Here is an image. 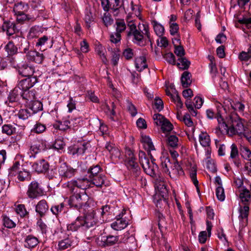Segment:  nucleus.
<instances>
[{"label": "nucleus", "mask_w": 251, "mask_h": 251, "mask_svg": "<svg viewBox=\"0 0 251 251\" xmlns=\"http://www.w3.org/2000/svg\"><path fill=\"white\" fill-rule=\"evenodd\" d=\"M153 119L155 124L157 126H161L165 120L166 118L160 114H155L153 116Z\"/></svg>", "instance_id": "69168bd1"}, {"label": "nucleus", "mask_w": 251, "mask_h": 251, "mask_svg": "<svg viewBox=\"0 0 251 251\" xmlns=\"http://www.w3.org/2000/svg\"><path fill=\"white\" fill-rule=\"evenodd\" d=\"M4 49L7 53L9 60L10 58L14 57L13 55L18 52V48L12 41H9L5 46Z\"/></svg>", "instance_id": "2f4dec72"}, {"label": "nucleus", "mask_w": 251, "mask_h": 251, "mask_svg": "<svg viewBox=\"0 0 251 251\" xmlns=\"http://www.w3.org/2000/svg\"><path fill=\"white\" fill-rule=\"evenodd\" d=\"M58 172L62 178L66 179L73 177L75 175L76 170L67 166L66 163H64L60 166Z\"/></svg>", "instance_id": "dca6fc26"}, {"label": "nucleus", "mask_w": 251, "mask_h": 251, "mask_svg": "<svg viewBox=\"0 0 251 251\" xmlns=\"http://www.w3.org/2000/svg\"><path fill=\"white\" fill-rule=\"evenodd\" d=\"M163 180V178L159 177V178H157L155 180V185H156V187L157 188V189H159L160 188L161 189H162V191L161 192L163 193H165L166 192H167V191L166 188V186L164 184Z\"/></svg>", "instance_id": "0e129e2a"}, {"label": "nucleus", "mask_w": 251, "mask_h": 251, "mask_svg": "<svg viewBox=\"0 0 251 251\" xmlns=\"http://www.w3.org/2000/svg\"><path fill=\"white\" fill-rule=\"evenodd\" d=\"M184 175V172L177 160H174L171 166L169 175L172 178L176 179L179 176Z\"/></svg>", "instance_id": "f3484780"}, {"label": "nucleus", "mask_w": 251, "mask_h": 251, "mask_svg": "<svg viewBox=\"0 0 251 251\" xmlns=\"http://www.w3.org/2000/svg\"><path fill=\"white\" fill-rule=\"evenodd\" d=\"M1 29L7 36H12L19 32V29L16 22L11 20H3Z\"/></svg>", "instance_id": "9b49d317"}, {"label": "nucleus", "mask_w": 251, "mask_h": 251, "mask_svg": "<svg viewBox=\"0 0 251 251\" xmlns=\"http://www.w3.org/2000/svg\"><path fill=\"white\" fill-rule=\"evenodd\" d=\"M125 165L129 171L130 177L132 179L138 181L145 180V179L141 176V169L136 161L134 155L131 150H128L126 152Z\"/></svg>", "instance_id": "7ed1b4c3"}, {"label": "nucleus", "mask_w": 251, "mask_h": 251, "mask_svg": "<svg viewBox=\"0 0 251 251\" xmlns=\"http://www.w3.org/2000/svg\"><path fill=\"white\" fill-rule=\"evenodd\" d=\"M167 142L168 146L172 148H176L178 146V139L175 135H170L168 136Z\"/></svg>", "instance_id": "c03bdc74"}, {"label": "nucleus", "mask_w": 251, "mask_h": 251, "mask_svg": "<svg viewBox=\"0 0 251 251\" xmlns=\"http://www.w3.org/2000/svg\"><path fill=\"white\" fill-rule=\"evenodd\" d=\"M80 227L85 229L83 223V217H77L75 221L67 226V229L72 231H77Z\"/></svg>", "instance_id": "393cba45"}, {"label": "nucleus", "mask_w": 251, "mask_h": 251, "mask_svg": "<svg viewBox=\"0 0 251 251\" xmlns=\"http://www.w3.org/2000/svg\"><path fill=\"white\" fill-rule=\"evenodd\" d=\"M191 76V73L188 71L183 73L181 77V82L183 88H187L191 85L192 83Z\"/></svg>", "instance_id": "c9c22d12"}, {"label": "nucleus", "mask_w": 251, "mask_h": 251, "mask_svg": "<svg viewBox=\"0 0 251 251\" xmlns=\"http://www.w3.org/2000/svg\"><path fill=\"white\" fill-rule=\"evenodd\" d=\"M36 91L34 89L31 90L21 91V96L26 103H29L35 99Z\"/></svg>", "instance_id": "a878e982"}, {"label": "nucleus", "mask_w": 251, "mask_h": 251, "mask_svg": "<svg viewBox=\"0 0 251 251\" xmlns=\"http://www.w3.org/2000/svg\"><path fill=\"white\" fill-rule=\"evenodd\" d=\"M105 148L111 154V157H118L120 155V152L118 149H117L114 144L110 142H106L105 145Z\"/></svg>", "instance_id": "f704fd0d"}, {"label": "nucleus", "mask_w": 251, "mask_h": 251, "mask_svg": "<svg viewBox=\"0 0 251 251\" xmlns=\"http://www.w3.org/2000/svg\"><path fill=\"white\" fill-rule=\"evenodd\" d=\"M2 133L7 135L14 134L16 131V128L11 124H5L2 126Z\"/></svg>", "instance_id": "79ce46f5"}, {"label": "nucleus", "mask_w": 251, "mask_h": 251, "mask_svg": "<svg viewBox=\"0 0 251 251\" xmlns=\"http://www.w3.org/2000/svg\"><path fill=\"white\" fill-rule=\"evenodd\" d=\"M76 244V241H75V238L67 235L58 241L57 249L62 251L69 248L74 247Z\"/></svg>", "instance_id": "f8f14e48"}, {"label": "nucleus", "mask_w": 251, "mask_h": 251, "mask_svg": "<svg viewBox=\"0 0 251 251\" xmlns=\"http://www.w3.org/2000/svg\"><path fill=\"white\" fill-rule=\"evenodd\" d=\"M77 150V155L83 154L86 150L90 146V144L87 142H83L76 145Z\"/></svg>", "instance_id": "4d7b16f0"}, {"label": "nucleus", "mask_w": 251, "mask_h": 251, "mask_svg": "<svg viewBox=\"0 0 251 251\" xmlns=\"http://www.w3.org/2000/svg\"><path fill=\"white\" fill-rule=\"evenodd\" d=\"M49 210L47 202L45 200L40 201L36 205L35 211L40 217H44Z\"/></svg>", "instance_id": "4be33fe9"}, {"label": "nucleus", "mask_w": 251, "mask_h": 251, "mask_svg": "<svg viewBox=\"0 0 251 251\" xmlns=\"http://www.w3.org/2000/svg\"><path fill=\"white\" fill-rule=\"evenodd\" d=\"M105 48L101 45H98L96 48V51L100 57L102 62L106 63L107 61L106 56L105 55Z\"/></svg>", "instance_id": "5fc2aeb1"}, {"label": "nucleus", "mask_w": 251, "mask_h": 251, "mask_svg": "<svg viewBox=\"0 0 251 251\" xmlns=\"http://www.w3.org/2000/svg\"><path fill=\"white\" fill-rule=\"evenodd\" d=\"M31 113L27 109H20L17 115L18 117L22 120L27 119L31 115Z\"/></svg>", "instance_id": "3c124183"}, {"label": "nucleus", "mask_w": 251, "mask_h": 251, "mask_svg": "<svg viewBox=\"0 0 251 251\" xmlns=\"http://www.w3.org/2000/svg\"><path fill=\"white\" fill-rule=\"evenodd\" d=\"M17 17L16 23H23L25 21H34L35 18L33 16H31L29 15L25 14V13L24 14H16Z\"/></svg>", "instance_id": "a19ab883"}, {"label": "nucleus", "mask_w": 251, "mask_h": 251, "mask_svg": "<svg viewBox=\"0 0 251 251\" xmlns=\"http://www.w3.org/2000/svg\"><path fill=\"white\" fill-rule=\"evenodd\" d=\"M199 141L201 145L203 147H209L210 146V136L206 133L201 132L199 135Z\"/></svg>", "instance_id": "4c0bfd02"}, {"label": "nucleus", "mask_w": 251, "mask_h": 251, "mask_svg": "<svg viewBox=\"0 0 251 251\" xmlns=\"http://www.w3.org/2000/svg\"><path fill=\"white\" fill-rule=\"evenodd\" d=\"M64 208V204L62 202L57 205H54L52 206L50 208V210L53 214L55 216H57L62 211H63Z\"/></svg>", "instance_id": "6e6d98bb"}, {"label": "nucleus", "mask_w": 251, "mask_h": 251, "mask_svg": "<svg viewBox=\"0 0 251 251\" xmlns=\"http://www.w3.org/2000/svg\"><path fill=\"white\" fill-rule=\"evenodd\" d=\"M240 198L241 201L244 204H248V202L251 198V195L249 190L247 189H244L240 194Z\"/></svg>", "instance_id": "a18cd8bd"}, {"label": "nucleus", "mask_w": 251, "mask_h": 251, "mask_svg": "<svg viewBox=\"0 0 251 251\" xmlns=\"http://www.w3.org/2000/svg\"><path fill=\"white\" fill-rule=\"evenodd\" d=\"M135 64L137 70L139 72H141L148 67L146 57L143 56L136 58Z\"/></svg>", "instance_id": "473e14b6"}, {"label": "nucleus", "mask_w": 251, "mask_h": 251, "mask_svg": "<svg viewBox=\"0 0 251 251\" xmlns=\"http://www.w3.org/2000/svg\"><path fill=\"white\" fill-rule=\"evenodd\" d=\"M240 150L241 155L244 159L251 160V151L247 147L241 146Z\"/></svg>", "instance_id": "49530a36"}, {"label": "nucleus", "mask_w": 251, "mask_h": 251, "mask_svg": "<svg viewBox=\"0 0 251 251\" xmlns=\"http://www.w3.org/2000/svg\"><path fill=\"white\" fill-rule=\"evenodd\" d=\"M16 212L21 217H25L28 215V212L27 211L24 204H18L16 207Z\"/></svg>", "instance_id": "864d4df0"}, {"label": "nucleus", "mask_w": 251, "mask_h": 251, "mask_svg": "<svg viewBox=\"0 0 251 251\" xmlns=\"http://www.w3.org/2000/svg\"><path fill=\"white\" fill-rule=\"evenodd\" d=\"M2 222L3 226L8 228L15 227L16 226V223L6 215L2 216Z\"/></svg>", "instance_id": "603ef678"}, {"label": "nucleus", "mask_w": 251, "mask_h": 251, "mask_svg": "<svg viewBox=\"0 0 251 251\" xmlns=\"http://www.w3.org/2000/svg\"><path fill=\"white\" fill-rule=\"evenodd\" d=\"M26 195L29 198L34 199L43 196L44 191L40 183L34 180L28 185Z\"/></svg>", "instance_id": "6e6552de"}, {"label": "nucleus", "mask_w": 251, "mask_h": 251, "mask_svg": "<svg viewBox=\"0 0 251 251\" xmlns=\"http://www.w3.org/2000/svg\"><path fill=\"white\" fill-rule=\"evenodd\" d=\"M98 220L96 217V213L94 210L87 213L83 218V223L85 229L93 227L96 226Z\"/></svg>", "instance_id": "ddd939ff"}, {"label": "nucleus", "mask_w": 251, "mask_h": 251, "mask_svg": "<svg viewBox=\"0 0 251 251\" xmlns=\"http://www.w3.org/2000/svg\"><path fill=\"white\" fill-rule=\"evenodd\" d=\"M21 96V91L16 87L9 94L5 104L9 107H14L17 104Z\"/></svg>", "instance_id": "2eb2a0df"}, {"label": "nucleus", "mask_w": 251, "mask_h": 251, "mask_svg": "<svg viewBox=\"0 0 251 251\" xmlns=\"http://www.w3.org/2000/svg\"><path fill=\"white\" fill-rule=\"evenodd\" d=\"M19 49L21 50L22 53H25V55H27L28 53L32 50V47L29 43L26 40L21 41V44L19 47Z\"/></svg>", "instance_id": "58836bf2"}, {"label": "nucleus", "mask_w": 251, "mask_h": 251, "mask_svg": "<svg viewBox=\"0 0 251 251\" xmlns=\"http://www.w3.org/2000/svg\"><path fill=\"white\" fill-rule=\"evenodd\" d=\"M64 187L68 188L70 191L86 192V189L90 187V180L85 177L78 178L64 183Z\"/></svg>", "instance_id": "0eeeda50"}, {"label": "nucleus", "mask_w": 251, "mask_h": 251, "mask_svg": "<svg viewBox=\"0 0 251 251\" xmlns=\"http://www.w3.org/2000/svg\"><path fill=\"white\" fill-rule=\"evenodd\" d=\"M31 177L30 173L25 170L19 171L18 175V179L21 181H29Z\"/></svg>", "instance_id": "09e8293b"}, {"label": "nucleus", "mask_w": 251, "mask_h": 251, "mask_svg": "<svg viewBox=\"0 0 251 251\" xmlns=\"http://www.w3.org/2000/svg\"><path fill=\"white\" fill-rule=\"evenodd\" d=\"M161 168L163 172L169 175L170 173V168H171V166L173 164V161L171 162L170 158L167 156H163L161 158Z\"/></svg>", "instance_id": "7c9ffc66"}, {"label": "nucleus", "mask_w": 251, "mask_h": 251, "mask_svg": "<svg viewBox=\"0 0 251 251\" xmlns=\"http://www.w3.org/2000/svg\"><path fill=\"white\" fill-rule=\"evenodd\" d=\"M141 142L143 144L144 148L148 151V155L150 158H152V154L151 151L155 150L151 139L147 136H142Z\"/></svg>", "instance_id": "5701e85b"}, {"label": "nucleus", "mask_w": 251, "mask_h": 251, "mask_svg": "<svg viewBox=\"0 0 251 251\" xmlns=\"http://www.w3.org/2000/svg\"><path fill=\"white\" fill-rule=\"evenodd\" d=\"M119 218L116 219V220L111 224V227L116 230H120L126 228L128 223L126 221L120 217V215L118 216Z\"/></svg>", "instance_id": "bb28decb"}, {"label": "nucleus", "mask_w": 251, "mask_h": 251, "mask_svg": "<svg viewBox=\"0 0 251 251\" xmlns=\"http://www.w3.org/2000/svg\"><path fill=\"white\" fill-rule=\"evenodd\" d=\"M152 24L156 34L158 36H162L164 32V28L163 25L156 21H153Z\"/></svg>", "instance_id": "8fccbe9b"}, {"label": "nucleus", "mask_w": 251, "mask_h": 251, "mask_svg": "<svg viewBox=\"0 0 251 251\" xmlns=\"http://www.w3.org/2000/svg\"><path fill=\"white\" fill-rule=\"evenodd\" d=\"M129 233L126 232L124 234V237L122 240L120 239L119 236H113L111 235L103 237V239L102 240V246L104 247L112 246L116 244H119L121 243H125L126 240L130 238L128 236Z\"/></svg>", "instance_id": "9d476101"}, {"label": "nucleus", "mask_w": 251, "mask_h": 251, "mask_svg": "<svg viewBox=\"0 0 251 251\" xmlns=\"http://www.w3.org/2000/svg\"><path fill=\"white\" fill-rule=\"evenodd\" d=\"M101 169L98 165L90 167L88 170V174H89V178L101 174L100 173Z\"/></svg>", "instance_id": "de8ad7c7"}, {"label": "nucleus", "mask_w": 251, "mask_h": 251, "mask_svg": "<svg viewBox=\"0 0 251 251\" xmlns=\"http://www.w3.org/2000/svg\"><path fill=\"white\" fill-rule=\"evenodd\" d=\"M231 107L233 110H237L240 112H243L244 111L245 105L239 101H236L233 102V104L231 103Z\"/></svg>", "instance_id": "774afa93"}, {"label": "nucleus", "mask_w": 251, "mask_h": 251, "mask_svg": "<svg viewBox=\"0 0 251 251\" xmlns=\"http://www.w3.org/2000/svg\"><path fill=\"white\" fill-rule=\"evenodd\" d=\"M127 26L129 29V31L126 32V37L127 38L132 36L135 42L141 46L144 45L143 43V40L144 39L146 40L144 37L143 34H144L148 41L151 42L148 25H142L143 27L142 31L141 30L140 26H138V29H137L136 25L132 21L129 22Z\"/></svg>", "instance_id": "f03ea898"}, {"label": "nucleus", "mask_w": 251, "mask_h": 251, "mask_svg": "<svg viewBox=\"0 0 251 251\" xmlns=\"http://www.w3.org/2000/svg\"><path fill=\"white\" fill-rule=\"evenodd\" d=\"M138 155L140 163L144 172L152 177H156V171L158 169V166L155 163V159L153 156H152V158H151L150 161L146 153L142 151H139Z\"/></svg>", "instance_id": "423d86ee"}, {"label": "nucleus", "mask_w": 251, "mask_h": 251, "mask_svg": "<svg viewBox=\"0 0 251 251\" xmlns=\"http://www.w3.org/2000/svg\"><path fill=\"white\" fill-rule=\"evenodd\" d=\"M116 32L111 34L110 40L111 42L116 44L121 40V33L125 31L126 29V25L123 19H117L115 22Z\"/></svg>", "instance_id": "1a4fd4ad"}, {"label": "nucleus", "mask_w": 251, "mask_h": 251, "mask_svg": "<svg viewBox=\"0 0 251 251\" xmlns=\"http://www.w3.org/2000/svg\"><path fill=\"white\" fill-rule=\"evenodd\" d=\"M27 60L30 62H34L36 63L41 64L44 59L45 56L42 52H40L35 50H32L25 55Z\"/></svg>", "instance_id": "a211bd4d"}, {"label": "nucleus", "mask_w": 251, "mask_h": 251, "mask_svg": "<svg viewBox=\"0 0 251 251\" xmlns=\"http://www.w3.org/2000/svg\"><path fill=\"white\" fill-rule=\"evenodd\" d=\"M28 108L32 111L31 114H35L43 110V104L41 101L34 100L28 103Z\"/></svg>", "instance_id": "72a5a7b5"}, {"label": "nucleus", "mask_w": 251, "mask_h": 251, "mask_svg": "<svg viewBox=\"0 0 251 251\" xmlns=\"http://www.w3.org/2000/svg\"><path fill=\"white\" fill-rule=\"evenodd\" d=\"M190 64V61L183 56L178 59V62L176 64L179 69L186 70L189 67Z\"/></svg>", "instance_id": "ea45409f"}, {"label": "nucleus", "mask_w": 251, "mask_h": 251, "mask_svg": "<svg viewBox=\"0 0 251 251\" xmlns=\"http://www.w3.org/2000/svg\"><path fill=\"white\" fill-rule=\"evenodd\" d=\"M230 148L231 151L229 159L232 160L235 165L238 167L240 164V162L239 160V151L238 148L235 144H232Z\"/></svg>", "instance_id": "cd10ccee"}, {"label": "nucleus", "mask_w": 251, "mask_h": 251, "mask_svg": "<svg viewBox=\"0 0 251 251\" xmlns=\"http://www.w3.org/2000/svg\"><path fill=\"white\" fill-rule=\"evenodd\" d=\"M38 82L37 76L26 77L20 81L16 86L20 91L29 90Z\"/></svg>", "instance_id": "4468645a"}, {"label": "nucleus", "mask_w": 251, "mask_h": 251, "mask_svg": "<svg viewBox=\"0 0 251 251\" xmlns=\"http://www.w3.org/2000/svg\"><path fill=\"white\" fill-rule=\"evenodd\" d=\"M123 0H110V8L114 15H117L119 10L123 6Z\"/></svg>", "instance_id": "e433bc0d"}, {"label": "nucleus", "mask_w": 251, "mask_h": 251, "mask_svg": "<svg viewBox=\"0 0 251 251\" xmlns=\"http://www.w3.org/2000/svg\"><path fill=\"white\" fill-rule=\"evenodd\" d=\"M222 107L218 108L216 119L218 122V126L216 128V132L222 134H227L230 136L235 134L243 135L245 131L244 126L241 119L237 116L230 117V122L227 123L224 119Z\"/></svg>", "instance_id": "f257e3e1"}, {"label": "nucleus", "mask_w": 251, "mask_h": 251, "mask_svg": "<svg viewBox=\"0 0 251 251\" xmlns=\"http://www.w3.org/2000/svg\"><path fill=\"white\" fill-rule=\"evenodd\" d=\"M26 146L28 148L38 147L40 148L39 140L33 136H29L26 142Z\"/></svg>", "instance_id": "37998d69"}, {"label": "nucleus", "mask_w": 251, "mask_h": 251, "mask_svg": "<svg viewBox=\"0 0 251 251\" xmlns=\"http://www.w3.org/2000/svg\"><path fill=\"white\" fill-rule=\"evenodd\" d=\"M161 126L162 131L164 133L169 132L173 129V125L167 119H165Z\"/></svg>", "instance_id": "13d9d810"}, {"label": "nucleus", "mask_w": 251, "mask_h": 251, "mask_svg": "<svg viewBox=\"0 0 251 251\" xmlns=\"http://www.w3.org/2000/svg\"><path fill=\"white\" fill-rule=\"evenodd\" d=\"M76 126V125L74 124V120H64L58 122L57 124L53 125L55 128L62 131H65L72 127L75 129Z\"/></svg>", "instance_id": "412c9836"}, {"label": "nucleus", "mask_w": 251, "mask_h": 251, "mask_svg": "<svg viewBox=\"0 0 251 251\" xmlns=\"http://www.w3.org/2000/svg\"><path fill=\"white\" fill-rule=\"evenodd\" d=\"M216 195L217 196V199L222 201L225 200V195L224 189L223 187L221 186H218L216 190Z\"/></svg>", "instance_id": "052dcab7"}, {"label": "nucleus", "mask_w": 251, "mask_h": 251, "mask_svg": "<svg viewBox=\"0 0 251 251\" xmlns=\"http://www.w3.org/2000/svg\"><path fill=\"white\" fill-rule=\"evenodd\" d=\"M213 226V225L212 224V223L210 221H209L208 220L206 221V230L208 232V235L207 234L206 231H202L200 232L199 235V241L200 243L201 244H204L206 242V241L207 240V236L208 237H210L211 236V229L212 227Z\"/></svg>", "instance_id": "b1692460"}, {"label": "nucleus", "mask_w": 251, "mask_h": 251, "mask_svg": "<svg viewBox=\"0 0 251 251\" xmlns=\"http://www.w3.org/2000/svg\"><path fill=\"white\" fill-rule=\"evenodd\" d=\"M243 206H240L239 209L240 216L242 219L247 218L249 215V207L248 204L246 203L244 204Z\"/></svg>", "instance_id": "bf43d9fd"}, {"label": "nucleus", "mask_w": 251, "mask_h": 251, "mask_svg": "<svg viewBox=\"0 0 251 251\" xmlns=\"http://www.w3.org/2000/svg\"><path fill=\"white\" fill-rule=\"evenodd\" d=\"M32 167L38 173H46L49 170V164L45 159H42L34 162Z\"/></svg>", "instance_id": "6ab92c4d"}, {"label": "nucleus", "mask_w": 251, "mask_h": 251, "mask_svg": "<svg viewBox=\"0 0 251 251\" xmlns=\"http://www.w3.org/2000/svg\"><path fill=\"white\" fill-rule=\"evenodd\" d=\"M73 194L71 195L68 201V204L71 207L77 210L86 207L88 205L87 202L89 200V196L85 191L83 190L80 192L78 191H70Z\"/></svg>", "instance_id": "39448f33"}, {"label": "nucleus", "mask_w": 251, "mask_h": 251, "mask_svg": "<svg viewBox=\"0 0 251 251\" xmlns=\"http://www.w3.org/2000/svg\"><path fill=\"white\" fill-rule=\"evenodd\" d=\"M10 63L12 67L15 68L18 74L23 77H35V68L28 64L25 61L20 60L17 57H11Z\"/></svg>", "instance_id": "20e7f679"}, {"label": "nucleus", "mask_w": 251, "mask_h": 251, "mask_svg": "<svg viewBox=\"0 0 251 251\" xmlns=\"http://www.w3.org/2000/svg\"><path fill=\"white\" fill-rule=\"evenodd\" d=\"M163 58L170 64L176 65V59L174 54L172 52H168L163 55Z\"/></svg>", "instance_id": "680f3d73"}, {"label": "nucleus", "mask_w": 251, "mask_h": 251, "mask_svg": "<svg viewBox=\"0 0 251 251\" xmlns=\"http://www.w3.org/2000/svg\"><path fill=\"white\" fill-rule=\"evenodd\" d=\"M238 58L241 61H248L251 58V55L248 51H242L239 54Z\"/></svg>", "instance_id": "338daca9"}, {"label": "nucleus", "mask_w": 251, "mask_h": 251, "mask_svg": "<svg viewBox=\"0 0 251 251\" xmlns=\"http://www.w3.org/2000/svg\"><path fill=\"white\" fill-rule=\"evenodd\" d=\"M28 8L27 4L21 1L14 4L13 11L15 14H24L28 11Z\"/></svg>", "instance_id": "c756f323"}, {"label": "nucleus", "mask_w": 251, "mask_h": 251, "mask_svg": "<svg viewBox=\"0 0 251 251\" xmlns=\"http://www.w3.org/2000/svg\"><path fill=\"white\" fill-rule=\"evenodd\" d=\"M105 176L104 175L100 174L89 178L90 180V185L92 184L97 187H100L104 184Z\"/></svg>", "instance_id": "c85d7f7f"}, {"label": "nucleus", "mask_w": 251, "mask_h": 251, "mask_svg": "<svg viewBox=\"0 0 251 251\" xmlns=\"http://www.w3.org/2000/svg\"><path fill=\"white\" fill-rule=\"evenodd\" d=\"M39 243L38 238L32 234L26 236L24 240V247L28 249L35 248Z\"/></svg>", "instance_id": "aec40b11"}, {"label": "nucleus", "mask_w": 251, "mask_h": 251, "mask_svg": "<svg viewBox=\"0 0 251 251\" xmlns=\"http://www.w3.org/2000/svg\"><path fill=\"white\" fill-rule=\"evenodd\" d=\"M46 129L45 125L42 124L40 123H36L31 131L36 133H41L45 131Z\"/></svg>", "instance_id": "e2e57ef3"}]
</instances>
